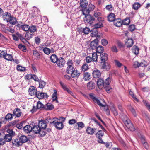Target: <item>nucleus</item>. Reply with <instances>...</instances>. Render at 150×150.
I'll use <instances>...</instances> for the list:
<instances>
[{
	"mask_svg": "<svg viewBox=\"0 0 150 150\" xmlns=\"http://www.w3.org/2000/svg\"><path fill=\"white\" fill-rule=\"evenodd\" d=\"M50 124L53 125L55 127L59 130L62 129L63 128V125L62 122H60V119L57 118H53L50 122Z\"/></svg>",
	"mask_w": 150,
	"mask_h": 150,
	"instance_id": "1",
	"label": "nucleus"
},
{
	"mask_svg": "<svg viewBox=\"0 0 150 150\" xmlns=\"http://www.w3.org/2000/svg\"><path fill=\"white\" fill-rule=\"evenodd\" d=\"M89 97L93 100V101L95 103L97 104L100 107H104L105 106V105L102 104L97 98L95 97L93 93H90L89 94Z\"/></svg>",
	"mask_w": 150,
	"mask_h": 150,
	"instance_id": "2",
	"label": "nucleus"
},
{
	"mask_svg": "<svg viewBox=\"0 0 150 150\" xmlns=\"http://www.w3.org/2000/svg\"><path fill=\"white\" fill-rule=\"evenodd\" d=\"M95 135L96 137L98 138V143H104V142L102 139V138L104 135L103 131L99 130L96 134Z\"/></svg>",
	"mask_w": 150,
	"mask_h": 150,
	"instance_id": "3",
	"label": "nucleus"
},
{
	"mask_svg": "<svg viewBox=\"0 0 150 150\" xmlns=\"http://www.w3.org/2000/svg\"><path fill=\"white\" fill-rule=\"evenodd\" d=\"M0 136H1V137L3 140L5 141V143H6V142H10L12 139V137L8 134H5L4 132L0 133Z\"/></svg>",
	"mask_w": 150,
	"mask_h": 150,
	"instance_id": "4",
	"label": "nucleus"
},
{
	"mask_svg": "<svg viewBox=\"0 0 150 150\" xmlns=\"http://www.w3.org/2000/svg\"><path fill=\"white\" fill-rule=\"evenodd\" d=\"M124 123L130 131H134L135 130V129L133 124L129 119H126L124 121Z\"/></svg>",
	"mask_w": 150,
	"mask_h": 150,
	"instance_id": "5",
	"label": "nucleus"
},
{
	"mask_svg": "<svg viewBox=\"0 0 150 150\" xmlns=\"http://www.w3.org/2000/svg\"><path fill=\"white\" fill-rule=\"evenodd\" d=\"M48 120L46 119L45 120H41L39 121L38 125L41 129H44L46 128L47 125V123Z\"/></svg>",
	"mask_w": 150,
	"mask_h": 150,
	"instance_id": "6",
	"label": "nucleus"
},
{
	"mask_svg": "<svg viewBox=\"0 0 150 150\" xmlns=\"http://www.w3.org/2000/svg\"><path fill=\"white\" fill-rule=\"evenodd\" d=\"M12 143L13 146H15L17 147H19L22 145L21 142L19 139L18 137V138L13 140Z\"/></svg>",
	"mask_w": 150,
	"mask_h": 150,
	"instance_id": "7",
	"label": "nucleus"
},
{
	"mask_svg": "<svg viewBox=\"0 0 150 150\" xmlns=\"http://www.w3.org/2000/svg\"><path fill=\"white\" fill-rule=\"evenodd\" d=\"M98 40L97 38L91 41L90 44L91 48L93 50L96 49L98 45Z\"/></svg>",
	"mask_w": 150,
	"mask_h": 150,
	"instance_id": "8",
	"label": "nucleus"
},
{
	"mask_svg": "<svg viewBox=\"0 0 150 150\" xmlns=\"http://www.w3.org/2000/svg\"><path fill=\"white\" fill-rule=\"evenodd\" d=\"M36 96L39 99H42L43 98H46L48 97V96L46 93H40L38 91Z\"/></svg>",
	"mask_w": 150,
	"mask_h": 150,
	"instance_id": "9",
	"label": "nucleus"
},
{
	"mask_svg": "<svg viewBox=\"0 0 150 150\" xmlns=\"http://www.w3.org/2000/svg\"><path fill=\"white\" fill-rule=\"evenodd\" d=\"M29 93L31 96L36 95L37 93V90L36 88L33 86H31L29 89Z\"/></svg>",
	"mask_w": 150,
	"mask_h": 150,
	"instance_id": "10",
	"label": "nucleus"
},
{
	"mask_svg": "<svg viewBox=\"0 0 150 150\" xmlns=\"http://www.w3.org/2000/svg\"><path fill=\"white\" fill-rule=\"evenodd\" d=\"M56 63L59 67H62L65 64V60L62 57L59 58L58 59Z\"/></svg>",
	"mask_w": 150,
	"mask_h": 150,
	"instance_id": "11",
	"label": "nucleus"
},
{
	"mask_svg": "<svg viewBox=\"0 0 150 150\" xmlns=\"http://www.w3.org/2000/svg\"><path fill=\"white\" fill-rule=\"evenodd\" d=\"M125 44L127 47H130L133 45L134 42L132 38H127L125 40Z\"/></svg>",
	"mask_w": 150,
	"mask_h": 150,
	"instance_id": "12",
	"label": "nucleus"
},
{
	"mask_svg": "<svg viewBox=\"0 0 150 150\" xmlns=\"http://www.w3.org/2000/svg\"><path fill=\"white\" fill-rule=\"evenodd\" d=\"M71 76L72 78H77L79 76L80 73V72L75 69L71 73Z\"/></svg>",
	"mask_w": 150,
	"mask_h": 150,
	"instance_id": "13",
	"label": "nucleus"
},
{
	"mask_svg": "<svg viewBox=\"0 0 150 150\" xmlns=\"http://www.w3.org/2000/svg\"><path fill=\"white\" fill-rule=\"evenodd\" d=\"M115 17V14L112 13H110L107 17L108 21L110 22H114L116 19Z\"/></svg>",
	"mask_w": 150,
	"mask_h": 150,
	"instance_id": "14",
	"label": "nucleus"
},
{
	"mask_svg": "<svg viewBox=\"0 0 150 150\" xmlns=\"http://www.w3.org/2000/svg\"><path fill=\"white\" fill-rule=\"evenodd\" d=\"M11 16V13L8 12H5L3 15V18L4 20L7 22H8V20Z\"/></svg>",
	"mask_w": 150,
	"mask_h": 150,
	"instance_id": "15",
	"label": "nucleus"
},
{
	"mask_svg": "<svg viewBox=\"0 0 150 150\" xmlns=\"http://www.w3.org/2000/svg\"><path fill=\"white\" fill-rule=\"evenodd\" d=\"M83 19L85 22L86 23H90L92 21H93L94 20L93 17L90 15H86Z\"/></svg>",
	"mask_w": 150,
	"mask_h": 150,
	"instance_id": "16",
	"label": "nucleus"
},
{
	"mask_svg": "<svg viewBox=\"0 0 150 150\" xmlns=\"http://www.w3.org/2000/svg\"><path fill=\"white\" fill-rule=\"evenodd\" d=\"M13 115H14L17 117H19L21 115L22 112L20 109L17 108L13 110Z\"/></svg>",
	"mask_w": 150,
	"mask_h": 150,
	"instance_id": "17",
	"label": "nucleus"
},
{
	"mask_svg": "<svg viewBox=\"0 0 150 150\" xmlns=\"http://www.w3.org/2000/svg\"><path fill=\"white\" fill-rule=\"evenodd\" d=\"M96 130V128H91L89 127L87 128L86 132L88 134L92 135L94 133Z\"/></svg>",
	"mask_w": 150,
	"mask_h": 150,
	"instance_id": "18",
	"label": "nucleus"
},
{
	"mask_svg": "<svg viewBox=\"0 0 150 150\" xmlns=\"http://www.w3.org/2000/svg\"><path fill=\"white\" fill-rule=\"evenodd\" d=\"M18 137L19 140L21 141V142L22 145L23 143L26 142L28 140V138L25 136L21 135L19 136L18 135Z\"/></svg>",
	"mask_w": 150,
	"mask_h": 150,
	"instance_id": "19",
	"label": "nucleus"
},
{
	"mask_svg": "<svg viewBox=\"0 0 150 150\" xmlns=\"http://www.w3.org/2000/svg\"><path fill=\"white\" fill-rule=\"evenodd\" d=\"M100 59L103 62H105L108 59V55L105 53H103L100 54Z\"/></svg>",
	"mask_w": 150,
	"mask_h": 150,
	"instance_id": "20",
	"label": "nucleus"
},
{
	"mask_svg": "<svg viewBox=\"0 0 150 150\" xmlns=\"http://www.w3.org/2000/svg\"><path fill=\"white\" fill-rule=\"evenodd\" d=\"M23 129L25 133L28 134L31 131L32 128L30 125H28L24 127Z\"/></svg>",
	"mask_w": 150,
	"mask_h": 150,
	"instance_id": "21",
	"label": "nucleus"
},
{
	"mask_svg": "<svg viewBox=\"0 0 150 150\" xmlns=\"http://www.w3.org/2000/svg\"><path fill=\"white\" fill-rule=\"evenodd\" d=\"M114 24L117 27H120L123 25L122 21L120 19H116L114 22Z\"/></svg>",
	"mask_w": 150,
	"mask_h": 150,
	"instance_id": "22",
	"label": "nucleus"
},
{
	"mask_svg": "<svg viewBox=\"0 0 150 150\" xmlns=\"http://www.w3.org/2000/svg\"><path fill=\"white\" fill-rule=\"evenodd\" d=\"M93 76L94 78H99L101 75L100 71L97 70H94L92 73Z\"/></svg>",
	"mask_w": 150,
	"mask_h": 150,
	"instance_id": "23",
	"label": "nucleus"
},
{
	"mask_svg": "<svg viewBox=\"0 0 150 150\" xmlns=\"http://www.w3.org/2000/svg\"><path fill=\"white\" fill-rule=\"evenodd\" d=\"M88 5V2L86 0H81L80 2V6L83 8H86Z\"/></svg>",
	"mask_w": 150,
	"mask_h": 150,
	"instance_id": "24",
	"label": "nucleus"
},
{
	"mask_svg": "<svg viewBox=\"0 0 150 150\" xmlns=\"http://www.w3.org/2000/svg\"><path fill=\"white\" fill-rule=\"evenodd\" d=\"M52 99L53 101H56V103H58L57 100V93L55 90H54V92L52 96Z\"/></svg>",
	"mask_w": 150,
	"mask_h": 150,
	"instance_id": "25",
	"label": "nucleus"
},
{
	"mask_svg": "<svg viewBox=\"0 0 150 150\" xmlns=\"http://www.w3.org/2000/svg\"><path fill=\"white\" fill-rule=\"evenodd\" d=\"M54 108L53 105L50 103H47L45 105L44 110H51Z\"/></svg>",
	"mask_w": 150,
	"mask_h": 150,
	"instance_id": "26",
	"label": "nucleus"
},
{
	"mask_svg": "<svg viewBox=\"0 0 150 150\" xmlns=\"http://www.w3.org/2000/svg\"><path fill=\"white\" fill-rule=\"evenodd\" d=\"M45 105H44L40 101H38L37 103V108L40 110H44Z\"/></svg>",
	"mask_w": 150,
	"mask_h": 150,
	"instance_id": "27",
	"label": "nucleus"
},
{
	"mask_svg": "<svg viewBox=\"0 0 150 150\" xmlns=\"http://www.w3.org/2000/svg\"><path fill=\"white\" fill-rule=\"evenodd\" d=\"M32 130H33L35 133L36 134L39 133L41 129L38 125L34 126L33 127H32Z\"/></svg>",
	"mask_w": 150,
	"mask_h": 150,
	"instance_id": "28",
	"label": "nucleus"
},
{
	"mask_svg": "<svg viewBox=\"0 0 150 150\" xmlns=\"http://www.w3.org/2000/svg\"><path fill=\"white\" fill-rule=\"evenodd\" d=\"M123 25H128L130 23V18L129 17H127L125 19L122 21Z\"/></svg>",
	"mask_w": 150,
	"mask_h": 150,
	"instance_id": "29",
	"label": "nucleus"
},
{
	"mask_svg": "<svg viewBox=\"0 0 150 150\" xmlns=\"http://www.w3.org/2000/svg\"><path fill=\"white\" fill-rule=\"evenodd\" d=\"M50 59L52 62L54 63H56L57 62L58 59L56 55L55 54H53L50 57Z\"/></svg>",
	"mask_w": 150,
	"mask_h": 150,
	"instance_id": "30",
	"label": "nucleus"
},
{
	"mask_svg": "<svg viewBox=\"0 0 150 150\" xmlns=\"http://www.w3.org/2000/svg\"><path fill=\"white\" fill-rule=\"evenodd\" d=\"M95 83L94 82L90 81L88 82L87 84V88L89 89H92L95 87Z\"/></svg>",
	"mask_w": 150,
	"mask_h": 150,
	"instance_id": "31",
	"label": "nucleus"
},
{
	"mask_svg": "<svg viewBox=\"0 0 150 150\" xmlns=\"http://www.w3.org/2000/svg\"><path fill=\"white\" fill-rule=\"evenodd\" d=\"M90 74L88 72H85L83 75V78L85 81H88L90 79Z\"/></svg>",
	"mask_w": 150,
	"mask_h": 150,
	"instance_id": "32",
	"label": "nucleus"
},
{
	"mask_svg": "<svg viewBox=\"0 0 150 150\" xmlns=\"http://www.w3.org/2000/svg\"><path fill=\"white\" fill-rule=\"evenodd\" d=\"M13 57L11 54L6 53L5 56H4V58L5 59L8 61H11L13 59Z\"/></svg>",
	"mask_w": 150,
	"mask_h": 150,
	"instance_id": "33",
	"label": "nucleus"
},
{
	"mask_svg": "<svg viewBox=\"0 0 150 150\" xmlns=\"http://www.w3.org/2000/svg\"><path fill=\"white\" fill-rule=\"evenodd\" d=\"M13 114L8 113L5 116L4 119L6 121H11L13 118Z\"/></svg>",
	"mask_w": 150,
	"mask_h": 150,
	"instance_id": "34",
	"label": "nucleus"
},
{
	"mask_svg": "<svg viewBox=\"0 0 150 150\" xmlns=\"http://www.w3.org/2000/svg\"><path fill=\"white\" fill-rule=\"evenodd\" d=\"M8 22H9L11 24L15 25L16 23L17 20L16 18L11 16L10 18L8 20Z\"/></svg>",
	"mask_w": 150,
	"mask_h": 150,
	"instance_id": "35",
	"label": "nucleus"
},
{
	"mask_svg": "<svg viewBox=\"0 0 150 150\" xmlns=\"http://www.w3.org/2000/svg\"><path fill=\"white\" fill-rule=\"evenodd\" d=\"M141 4L139 2L135 3L132 6V8L134 10H137L140 7Z\"/></svg>",
	"mask_w": 150,
	"mask_h": 150,
	"instance_id": "36",
	"label": "nucleus"
},
{
	"mask_svg": "<svg viewBox=\"0 0 150 150\" xmlns=\"http://www.w3.org/2000/svg\"><path fill=\"white\" fill-rule=\"evenodd\" d=\"M139 49L136 46L134 45L132 47V52L135 54L137 55L139 54Z\"/></svg>",
	"mask_w": 150,
	"mask_h": 150,
	"instance_id": "37",
	"label": "nucleus"
},
{
	"mask_svg": "<svg viewBox=\"0 0 150 150\" xmlns=\"http://www.w3.org/2000/svg\"><path fill=\"white\" fill-rule=\"evenodd\" d=\"M104 89L108 93H110L112 91V89L111 86H103Z\"/></svg>",
	"mask_w": 150,
	"mask_h": 150,
	"instance_id": "38",
	"label": "nucleus"
},
{
	"mask_svg": "<svg viewBox=\"0 0 150 150\" xmlns=\"http://www.w3.org/2000/svg\"><path fill=\"white\" fill-rule=\"evenodd\" d=\"M75 69L74 67H68L66 69V72L68 74H70Z\"/></svg>",
	"mask_w": 150,
	"mask_h": 150,
	"instance_id": "39",
	"label": "nucleus"
},
{
	"mask_svg": "<svg viewBox=\"0 0 150 150\" xmlns=\"http://www.w3.org/2000/svg\"><path fill=\"white\" fill-rule=\"evenodd\" d=\"M104 81L103 79H99L97 81V84L99 87L100 86H104Z\"/></svg>",
	"mask_w": 150,
	"mask_h": 150,
	"instance_id": "40",
	"label": "nucleus"
},
{
	"mask_svg": "<svg viewBox=\"0 0 150 150\" xmlns=\"http://www.w3.org/2000/svg\"><path fill=\"white\" fill-rule=\"evenodd\" d=\"M39 83V87L42 88L44 87L46 84V82L42 80H40L38 81Z\"/></svg>",
	"mask_w": 150,
	"mask_h": 150,
	"instance_id": "41",
	"label": "nucleus"
},
{
	"mask_svg": "<svg viewBox=\"0 0 150 150\" xmlns=\"http://www.w3.org/2000/svg\"><path fill=\"white\" fill-rule=\"evenodd\" d=\"M29 30L32 33H34L37 31V29L36 26L35 25H32L29 26Z\"/></svg>",
	"mask_w": 150,
	"mask_h": 150,
	"instance_id": "42",
	"label": "nucleus"
},
{
	"mask_svg": "<svg viewBox=\"0 0 150 150\" xmlns=\"http://www.w3.org/2000/svg\"><path fill=\"white\" fill-rule=\"evenodd\" d=\"M96 49V52L99 53L103 52L104 50L103 47L101 46H99L97 47Z\"/></svg>",
	"mask_w": 150,
	"mask_h": 150,
	"instance_id": "43",
	"label": "nucleus"
},
{
	"mask_svg": "<svg viewBox=\"0 0 150 150\" xmlns=\"http://www.w3.org/2000/svg\"><path fill=\"white\" fill-rule=\"evenodd\" d=\"M103 27V25L101 22H99L95 24L94 28L96 29L100 28Z\"/></svg>",
	"mask_w": 150,
	"mask_h": 150,
	"instance_id": "44",
	"label": "nucleus"
},
{
	"mask_svg": "<svg viewBox=\"0 0 150 150\" xmlns=\"http://www.w3.org/2000/svg\"><path fill=\"white\" fill-rule=\"evenodd\" d=\"M29 26L28 25L23 24L22 29L23 30L27 31L29 30Z\"/></svg>",
	"mask_w": 150,
	"mask_h": 150,
	"instance_id": "45",
	"label": "nucleus"
},
{
	"mask_svg": "<svg viewBox=\"0 0 150 150\" xmlns=\"http://www.w3.org/2000/svg\"><path fill=\"white\" fill-rule=\"evenodd\" d=\"M143 102L147 107L148 110L150 112V104L149 103L145 100H143Z\"/></svg>",
	"mask_w": 150,
	"mask_h": 150,
	"instance_id": "46",
	"label": "nucleus"
},
{
	"mask_svg": "<svg viewBox=\"0 0 150 150\" xmlns=\"http://www.w3.org/2000/svg\"><path fill=\"white\" fill-rule=\"evenodd\" d=\"M143 102L147 107L148 110L150 112V104L149 103L145 100H143Z\"/></svg>",
	"mask_w": 150,
	"mask_h": 150,
	"instance_id": "47",
	"label": "nucleus"
},
{
	"mask_svg": "<svg viewBox=\"0 0 150 150\" xmlns=\"http://www.w3.org/2000/svg\"><path fill=\"white\" fill-rule=\"evenodd\" d=\"M92 59L93 62H96L97 60L98 55L96 52H93L92 54Z\"/></svg>",
	"mask_w": 150,
	"mask_h": 150,
	"instance_id": "48",
	"label": "nucleus"
},
{
	"mask_svg": "<svg viewBox=\"0 0 150 150\" xmlns=\"http://www.w3.org/2000/svg\"><path fill=\"white\" fill-rule=\"evenodd\" d=\"M91 33L90 35L92 37H98L97 35L98 32L97 30H93L90 31Z\"/></svg>",
	"mask_w": 150,
	"mask_h": 150,
	"instance_id": "49",
	"label": "nucleus"
},
{
	"mask_svg": "<svg viewBox=\"0 0 150 150\" xmlns=\"http://www.w3.org/2000/svg\"><path fill=\"white\" fill-rule=\"evenodd\" d=\"M7 133L8 134H7L8 135L11 136V137H13L15 135V133L11 129H8L7 130Z\"/></svg>",
	"mask_w": 150,
	"mask_h": 150,
	"instance_id": "50",
	"label": "nucleus"
},
{
	"mask_svg": "<svg viewBox=\"0 0 150 150\" xmlns=\"http://www.w3.org/2000/svg\"><path fill=\"white\" fill-rule=\"evenodd\" d=\"M111 79L110 78H108L105 80L104 83V86H108L109 85L110 83L111 82Z\"/></svg>",
	"mask_w": 150,
	"mask_h": 150,
	"instance_id": "51",
	"label": "nucleus"
},
{
	"mask_svg": "<svg viewBox=\"0 0 150 150\" xmlns=\"http://www.w3.org/2000/svg\"><path fill=\"white\" fill-rule=\"evenodd\" d=\"M83 14V15H85V16L87 15H88L90 12V10H89V9H86V8H84L82 10Z\"/></svg>",
	"mask_w": 150,
	"mask_h": 150,
	"instance_id": "52",
	"label": "nucleus"
},
{
	"mask_svg": "<svg viewBox=\"0 0 150 150\" xmlns=\"http://www.w3.org/2000/svg\"><path fill=\"white\" fill-rule=\"evenodd\" d=\"M110 67L108 63L106 62H105L103 65L102 68L103 69H106V70L109 69Z\"/></svg>",
	"mask_w": 150,
	"mask_h": 150,
	"instance_id": "53",
	"label": "nucleus"
},
{
	"mask_svg": "<svg viewBox=\"0 0 150 150\" xmlns=\"http://www.w3.org/2000/svg\"><path fill=\"white\" fill-rule=\"evenodd\" d=\"M111 110L113 113L114 115L116 116L118 115L117 112L114 106H112L111 107Z\"/></svg>",
	"mask_w": 150,
	"mask_h": 150,
	"instance_id": "54",
	"label": "nucleus"
},
{
	"mask_svg": "<svg viewBox=\"0 0 150 150\" xmlns=\"http://www.w3.org/2000/svg\"><path fill=\"white\" fill-rule=\"evenodd\" d=\"M18 47L21 50L25 52L26 51V48L24 45H23L21 44H20L18 45Z\"/></svg>",
	"mask_w": 150,
	"mask_h": 150,
	"instance_id": "55",
	"label": "nucleus"
},
{
	"mask_svg": "<svg viewBox=\"0 0 150 150\" xmlns=\"http://www.w3.org/2000/svg\"><path fill=\"white\" fill-rule=\"evenodd\" d=\"M82 71H85L88 69V66L86 64H83L81 67Z\"/></svg>",
	"mask_w": 150,
	"mask_h": 150,
	"instance_id": "56",
	"label": "nucleus"
},
{
	"mask_svg": "<svg viewBox=\"0 0 150 150\" xmlns=\"http://www.w3.org/2000/svg\"><path fill=\"white\" fill-rule=\"evenodd\" d=\"M60 83L62 87L64 90L66 91L67 92L68 91H69V89L67 88L66 85L63 83L62 82H60Z\"/></svg>",
	"mask_w": 150,
	"mask_h": 150,
	"instance_id": "57",
	"label": "nucleus"
},
{
	"mask_svg": "<svg viewBox=\"0 0 150 150\" xmlns=\"http://www.w3.org/2000/svg\"><path fill=\"white\" fill-rule=\"evenodd\" d=\"M17 69L18 71H23L25 70V68L24 67L18 65L17 67Z\"/></svg>",
	"mask_w": 150,
	"mask_h": 150,
	"instance_id": "58",
	"label": "nucleus"
},
{
	"mask_svg": "<svg viewBox=\"0 0 150 150\" xmlns=\"http://www.w3.org/2000/svg\"><path fill=\"white\" fill-rule=\"evenodd\" d=\"M101 43L103 46L106 45L108 43V41L105 39H103L101 40Z\"/></svg>",
	"mask_w": 150,
	"mask_h": 150,
	"instance_id": "59",
	"label": "nucleus"
},
{
	"mask_svg": "<svg viewBox=\"0 0 150 150\" xmlns=\"http://www.w3.org/2000/svg\"><path fill=\"white\" fill-rule=\"evenodd\" d=\"M43 51L44 53L47 54H49L50 53V50L47 47H45L43 49Z\"/></svg>",
	"mask_w": 150,
	"mask_h": 150,
	"instance_id": "60",
	"label": "nucleus"
},
{
	"mask_svg": "<svg viewBox=\"0 0 150 150\" xmlns=\"http://www.w3.org/2000/svg\"><path fill=\"white\" fill-rule=\"evenodd\" d=\"M135 29L136 28L134 25H131L129 26V29L131 32L134 31Z\"/></svg>",
	"mask_w": 150,
	"mask_h": 150,
	"instance_id": "61",
	"label": "nucleus"
},
{
	"mask_svg": "<svg viewBox=\"0 0 150 150\" xmlns=\"http://www.w3.org/2000/svg\"><path fill=\"white\" fill-rule=\"evenodd\" d=\"M33 55L36 57L37 58H40V55L38 52L36 50H34L33 51Z\"/></svg>",
	"mask_w": 150,
	"mask_h": 150,
	"instance_id": "62",
	"label": "nucleus"
},
{
	"mask_svg": "<svg viewBox=\"0 0 150 150\" xmlns=\"http://www.w3.org/2000/svg\"><path fill=\"white\" fill-rule=\"evenodd\" d=\"M111 51L113 52L116 53L118 52V50L116 46L114 45L112 46L111 47Z\"/></svg>",
	"mask_w": 150,
	"mask_h": 150,
	"instance_id": "63",
	"label": "nucleus"
},
{
	"mask_svg": "<svg viewBox=\"0 0 150 150\" xmlns=\"http://www.w3.org/2000/svg\"><path fill=\"white\" fill-rule=\"evenodd\" d=\"M112 6L111 4L106 5L105 7L106 9L109 11H112Z\"/></svg>",
	"mask_w": 150,
	"mask_h": 150,
	"instance_id": "64",
	"label": "nucleus"
}]
</instances>
